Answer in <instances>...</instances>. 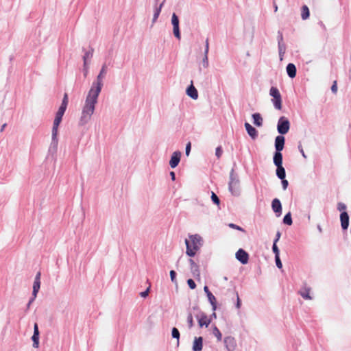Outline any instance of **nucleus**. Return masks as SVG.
<instances>
[{
	"label": "nucleus",
	"instance_id": "obj_26",
	"mask_svg": "<svg viewBox=\"0 0 351 351\" xmlns=\"http://www.w3.org/2000/svg\"><path fill=\"white\" fill-rule=\"evenodd\" d=\"M283 222L285 224L291 226L292 224V218L290 213H288L283 219Z\"/></svg>",
	"mask_w": 351,
	"mask_h": 351
},
{
	"label": "nucleus",
	"instance_id": "obj_40",
	"mask_svg": "<svg viewBox=\"0 0 351 351\" xmlns=\"http://www.w3.org/2000/svg\"><path fill=\"white\" fill-rule=\"evenodd\" d=\"M331 90L334 93H337V81H334L333 84L331 87Z\"/></svg>",
	"mask_w": 351,
	"mask_h": 351
},
{
	"label": "nucleus",
	"instance_id": "obj_48",
	"mask_svg": "<svg viewBox=\"0 0 351 351\" xmlns=\"http://www.w3.org/2000/svg\"><path fill=\"white\" fill-rule=\"evenodd\" d=\"M280 235H281L280 232H278L277 234H276V239H275L274 243H277L278 242V241L280 239Z\"/></svg>",
	"mask_w": 351,
	"mask_h": 351
},
{
	"label": "nucleus",
	"instance_id": "obj_31",
	"mask_svg": "<svg viewBox=\"0 0 351 351\" xmlns=\"http://www.w3.org/2000/svg\"><path fill=\"white\" fill-rule=\"evenodd\" d=\"M187 284L189 285V287L191 289H194L195 287H196V285L194 282L193 280L192 279H189L187 280Z\"/></svg>",
	"mask_w": 351,
	"mask_h": 351
},
{
	"label": "nucleus",
	"instance_id": "obj_50",
	"mask_svg": "<svg viewBox=\"0 0 351 351\" xmlns=\"http://www.w3.org/2000/svg\"><path fill=\"white\" fill-rule=\"evenodd\" d=\"M204 290L205 293H206V295H208V294H209V293H211V292L209 291V289H208V287H207V286H205V287H204Z\"/></svg>",
	"mask_w": 351,
	"mask_h": 351
},
{
	"label": "nucleus",
	"instance_id": "obj_32",
	"mask_svg": "<svg viewBox=\"0 0 351 351\" xmlns=\"http://www.w3.org/2000/svg\"><path fill=\"white\" fill-rule=\"evenodd\" d=\"M211 198H212V200L213 201L214 203H215L216 204H219V197L213 192L212 193Z\"/></svg>",
	"mask_w": 351,
	"mask_h": 351
},
{
	"label": "nucleus",
	"instance_id": "obj_6",
	"mask_svg": "<svg viewBox=\"0 0 351 351\" xmlns=\"http://www.w3.org/2000/svg\"><path fill=\"white\" fill-rule=\"evenodd\" d=\"M290 128L289 121L285 117H281L278 122L277 129L280 134H285L289 132Z\"/></svg>",
	"mask_w": 351,
	"mask_h": 351
},
{
	"label": "nucleus",
	"instance_id": "obj_53",
	"mask_svg": "<svg viewBox=\"0 0 351 351\" xmlns=\"http://www.w3.org/2000/svg\"><path fill=\"white\" fill-rule=\"evenodd\" d=\"M6 125H7L6 123H4V124L2 125L1 128V130H0L1 132H2L4 130L5 128L6 127Z\"/></svg>",
	"mask_w": 351,
	"mask_h": 351
},
{
	"label": "nucleus",
	"instance_id": "obj_15",
	"mask_svg": "<svg viewBox=\"0 0 351 351\" xmlns=\"http://www.w3.org/2000/svg\"><path fill=\"white\" fill-rule=\"evenodd\" d=\"M245 128L247 134L253 138L255 139L258 136L257 130L252 127L249 123H245Z\"/></svg>",
	"mask_w": 351,
	"mask_h": 351
},
{
	"label": "nucleus",
	"instance_id": "obj_4",
	"mask_svg": "<svg viewBox=\"0 0 351 351\" xmlns=\"http://www.w3.org/2000/svg\"><path fill=\"white\" fill-rule=\"evenodd\" d=\"M107 72V66L106 64H104L99 74L97 77L96 83H93L90 90H93L95 91L98 90V93H100L101 90V88L103 86L102 80L104 77L105 75Z\"/></svg>",
	"mask_w": 351,
	"mask_h": 351
},
{
	"label": "nucleus",
	"instance_id": "obj_16",
	"mask_svg": "<svg viewBox=\"0 0 351 351\" xmlns=\"http://www.w3.org/2000/svg\"><path fill=\"white\" fill-rule=\"evenodd\" d=\"M186 94L193 99H196L198 97V93L191 82V86L186 90Z\"/></svg>",
	"mask_w": 351,
	"mask_h": 351
},
{
	"label": "nucleus",
	"instance_id": "obj_29",
	"mask_svg": "<svg viewBox=\"0 0 351 351\" xmlns=\"http://www.w3.org/2000/svg\"><path fill=\"white\" fill-rule=\"evenodd\" d=\"M93 56V51H87L84 56V66H86L87 64V59L91 58Z\"/></svg>",
	"mask_w": 351,
	"mask_h": 351
},
{
	"label": "nucleus",
	"instance_id": "obj_47",
	"mask_svg": "<svg viewBox=\"0 0 351 351\" xmlns=\"http://www.w3.org/2000/svg\"><path fill=\"white\" fill-rule=\"evenodd\" d=\"M40 276H41L40 272H38L35 277L34 281L40 282Z\"/></svg>",
	"mask_w": 351,
	"mask_h": 351
},
{
	"label": "nucleus",
	"instance_id": "obj_41",
	"mask_svg": "<svg viewBox=\"0 0 351 351\" xmlns=\"http://www.w3.org/2000/svg\"><path fill=\"white\" fill-rule=\"evenodd\" d=\"M187 322L189 323V327H192L193 324H192V322H193V317L191 315V314H189L188 316H187Z\"/></svg>",
	"mask_w": 351,
	"mask_h": 351
},
{
	"label": "nucleus",
	"instance_id": "obj_28",
	"mask_svg": "<svg viewBox=\"0 0 351 351\" xmlns=\"http://www.w3.org/2000/svg\"><path fill=\"white\" fill-rule=\"evenodd\" d=\"M162 6V3H161L159 7H156V9H155V12H154V18H153V21H156V19H158L160 13V11H161V8Z\"/></svg>",
	"mask_w": 351,
	"mask_h": 351
},
{
	"label": "nucleus",
	"instance_id": "obj_8",
	"mask_svg": "<svg viewBox=\"0 0 351 351\" xmlns=\"http://www.w3.org/2000/svg\"><path fill=\"white\" fill-rule=\"evenodd\" d=\"M236 258L242 264H247L249 260V255L243 249H239L236 253Z\"/></svg>",
	"mask_w": 351,
	"mask_h": 351
},
{
	"label": "nucleus",
	"instance_id": "obj_46",
	"mask_svg": "<svg viewBox=\"0 0 351 351\" xmlns=\"http://www.w3.org/2000/svg\"><path fill=\"white\" fill-rule=\"evenodd\" d=\"M149 291V287H148V288L147 289V290H145V291L141 292V293H140V295H141V297H143V298H145V297H147V296L148 295Z\"/></svg>",
	"mask_w": 351,
	"mask_h": 351
},
{
	"label": "nucleus",
	"instance_id": "obj_14",
	"mask_svg": "<svg viewBox=\"0 0 351 351\" xmlns=\"http://www.w3.org/2000/svg\"><path fill=\"white\" fill-rule=\"evenodd\" d=\"M271 207H272L273 210L276 213H278V216H280V215L281 214V211H282V206H281V203L278 199L275 198L273 199L272 203H271Z\"/></svg>",
	"mask_w": 351,
	"mask_h": 351
},
{
	"label": "nucleus",
	"instance_id": "obj_51",
	"mask_svg": "<svg viewBox=\"0 0 351 351\" xmlns=\"http://www.w3.org/2000/svg\"><path fill=\"white\" fill-rule=\"evenodd\" d=\"M170 176L171 177V179L173 180H175V178H176V175H175V173L173 171H171L170 172Z\"/></svg>",
	"mask_w": 351,
	"mask_h": 351
},
{
	"label": "nucleus",
	"instance_id": "obj_43",
	"mask_svg": "<svg viewBox=\"0 0 351 351\" xmlns=\"http://www.w3.org/2000/svg\"><path fill=\"white\" fill-rule=\"evenodd\" d=\"M191 143H188L186 146V156H189V153H190V151H191Z\"/></svg>",
	"mask_w": 351,
	"mask_h": 351
},
{
	"label": "nucleus",
	"instance_id": "obj_2",
	"mask_svg": "<svg viewBox=\"0 0 351 351\" xmlns=\"http://www.w3.org/2000/svg\"><path fill=\"white\" fill-rule=\"evenodd\" d=\"M69 102L68 95L67 93H64V97L60 106L58 112H56L55 119L53 121V125L52 128V141L57 143L58 142V129L60 123H61L62 117L65 112V110L67 108Z\"/></svg>",
	"mask_w": 351,
	"mask_h": 351
},
{
	"label": "nucleus",
	"instance_id": "obj_11",
	"mask_svg": "<svg viewBox=\"0 0 351 351\" xmlns=\"http://www.w3.org/2000/svg\"><path fill=\"white\" fill-rule=\"evenodd\" d=\"M285 137L283 136H278L275 139V147L276 151L281 152L284 149Z\"/></svg>",
	"mask_w": 351,
	"mask_h": 351
},
{
	"label": "nucleus",
	"instance_id": "obj_34",
	"mask_svg": "<svg viewBox=\"0 0 351 351\" xmlns=\"http://www.w3.org/2000/svg\"><path fill=\"white\" fill-rule=\"evenodd\" d=\"M275 260H276V266L279 269H281L282 267V265L281 261L280 259V256H275Z\"/></svg>",
	"mask_w": 351,
	"mask_h": 351
},
{
	"label": "nucleus",
	"instance_id": "obj_17",
	"mask_svg": "<svg viewBox=\"0 0 351 351\" xmlns=\"http://www.w3.org/2000/svg\"><path fill=\"white\" fill-rule=\"evenodd\" d=\"M40 282L34 281L33 285V291L32 295L33 298L29 300V305L34 300V299L36 298L37 293L40 289Z\"/></svg>",
	"mask_w": 351,
	"mask_h": 351
},
{
	"label": "nucleus",
	"instance_id": "obj_49",
	"mask_svg": "<svg viewBox=\"0 0 351 351\" xmlns=\"http://www.w3.org/2000/svg\"><path fill=\"white\" fill-rule=\"evenodd\" d=\"M232 341H233V339H232V338H230V337H226V338H225V339H224V342H225L226 343H227L228 341H229V342H231Z\"/></svg>",
	"mask_w": 351,
	"mask_h": 351
},
{
	"label": "nucleus",
	"instance_id": "obj_52",
	"mask_svg": "<svg viewBox=\"0 0 351 351\" xmlns=\"http://www.w3.org/2000/svg\"><path fill=\"white\" fill-rule=\"evenodd\" d=\"M88 66L86 65V66H84V76L86 77L87 73H88Z\"/></svg>",
	"mask_w": 351,
	"mask_h": 351
},
{
	"label": "nucleus",
	"instance_id": "obj_10",
	"mask_svg": "<svg viewBox=\"0 0 351 351\" xmlns=\"http://www.w3.org/2000/svg\"><path fill=\"white\" fill-rule=\"evenodd\" d=\"M181 153L180 152H175L173 153L171 160L169 161V165L171 168L176 167L180 160Z\"/></svg>",
	"mask_w": 351,
	"mask_h": 351
},
{
	"label": "nucleus",
	"instance_id": "obj_7",
	"mask_svg": "<svg viewBox=\"0 0 351 351\" xmlns=\"http://www.w3.org/2000/svg\"><path fill=\"white\" fill-rule=\"evenodd\" d=\"M171 23L173 27L174 36L177 38L180 39V33L179 29V19L175 13H173L172 15Z\"/></svg>",
	"mask_w": 351,
	"mask_h": 351
},
{
	"label": "nucleus",
	"instance_id": "obj_35",
	"mask_svg": "<svg viewBox=\"0 0 351 351\" xmlns=\"http://www.w3.org/2000/svg\"><path fill=\"white\" fill-rule=\"evenodd\" d=\"M176 273L175 271L173 270H171L170 271V277H171V280L174 283H176Z\"/></svg>",
	"mask_w": 351,
	"mask_h": 351
},
{
	"label": "nucleus",
	"instance_id": "obj_5",
	"mask_svg": "<svg viewBox=\"0 0 351 351\" xmlns=\"http://www.w3.org/2000/svg\"><path fill=\"white\" fill-rule=\"evenodd\" d=\"M270 95L273 97L272 101L275 108L278 110L282 109L281 95L276 87H271L269 91Z\"/></svg>",
	"mask_w": 351,
	"mask_h": 351
},
{
	"label": "nucleus",
	"instance_id": "obj_22",
	"mask_svg": "<svg viewBox=\"0 0 351 351\" xmlns=\"http://www.w3.org/2000/svg\"><path fill=\"white\" fill-rule=\"evenodd\" d=\"M252 118L254 119V123L260 127L263 125V119L259 113H255L252 114Z\"/></svg>",
	"mask_w": 351,
	"mask_h": 351
},
{
	"label": "nucleus",
	"instance_id": "obj_45",
	"mask_svg": "<svg viewBox=\"0 0 351 351\" xmlns=\"http://www.w3.org/2000/svg\"><path fill=\"white\" fill-rule=\"evenodd\" d=\"M282 185L284 190L287 189L288 186V181L284 178L282 180Z\"/></svg>",
	"mask_w": 351,
	"mask_h": 351
},
{
	"label": "nucleus",
	"instance_id": "obj_39",
	"mask_svg": "<svg viewBox=\"0 0 351 351\" xmlns=\"http://www.w3.org/2000/svg\"><path fill=\"white\" fill-rule=\"evenodd\" d=\"M222 153H223V151H222L221 147H217L215 154L218 158L221 157Z\"/></svg>",
	"mask_w": 351,
	"mask_h": 351
},
{
	"label": "nucleus",
	"instance_id": "obj_33",
	"mask_svg": "<svg viewBox=\"0 0 351 351\" xmlns=\"http://www.w3.org/2000/svg\"><path fill=\"white\" fill-rule=\"evenodd\" d=\"M228 226L231 228L236 229L239 231L245 232V230L241 227H240L234 223H230Z\"/></svg>",
	"mask_w": 351,
	"mask_h": 351
},
{
	"label": "nucleus",
	"instance_id": "obj_27",
	"mask_svg": "<svg viewBox=\"0 0 351 351\" xmlns=\"http://www.w3.org/2000/svg\"><path fill=\"white\" fill-rule=\"evenodd\" d=\"M207 297L208 298L209 302L211 303L212 306H213V308L215 309L216 308L215 297L212 294V293H209V294L207 295Z\"/></svg>",
	"mask_w": 351,
	"mask_h": 351
},
{
	"label": "nucleus",
	"instance_id": "obj_21",
	"mask_svg": "<svg viewBox=\"0 0 351 351\" xmlns=\"http://www.w3.org/2000/svg\"><path fill=\"white\" fill-rule=\"evenodd\" d=\"M32 339L33 341V347L38 348L39 346V330H34Z\"/></svg>",
	"mask_w": 351,
	"mask_h": 351
},
{
	"label": "nucleus",
	"instance_id": "obj_25",
	"mask_svg": "<svg viewBox=\"0 0 351 351\" xmlns=\"http://www.w3.org/2000/svg\"><path fill=\"white\" fill-rule=\"evenodd\" d=\"M208 49H209V47H208V40L207 39L206 41V49H205V56H204V65L205 66H208Z\"/></svg>",
	"mask_w": 351,
	"mask_h": 351
},
{
	"label": "nucleus",
	"instance_id": "obj_19",
	"mask_svg": "<svg viewBox=\"0 0 351 351\" xmlns=\"http://www.w3.org/2000/svg\"><path fill=\"white\" fill-rule=\"evenodd\" d=\"M287 72L288 75L291 78L295 77L296 75V67L295 64L292 63L288 64V65L287 66Z\"/></svg>",
	"mask_w": 351,
	"mask_h": 351
},
{
	"label": "nucleus",
	"instance_id": "obj_9",
	"mask_svg": "<svg viewBox=\"0 0 351 351\" xmlns=\"http://www.w3.org/2000/svg\"><path fill=\"white\" fill-rule=\"evenodd\" d=\"M197 319L198 321L199 326L201 328H202V327L207 328L209 324L210 323V318L207 315H204V313H201V314L198 315L197 316Z\"/></svg>",
	"mask_w": 351,
	"mask_h": 351
},
{
	"label": "nucleus",
	"instance_id": "obj_44",
	"mask_svg": "<svg viewBox=\"0 0 351 351\" xmlns=\"http://www.w3.org/2000/svg\"><path fill=\"white\" fill-rule=\"evenodd\" d=\"M346 208V206L343 203H339L338 204V209L341 211L344 210Z\"/></svg>",
	"mask_w": 351,
	"mask_h": 351
},
{
	"label": "nucleus",
	"instance_id": "obj_23",
	"mask_svg": "<svg viewBox=\"0 0 351 351\" xmlns=\"http://www.w3.org/2000/svg\"><path fill=\"white\" fill-rule=\"evenodd\" d=\"M276 167H277V169H276L277 176L280 179L283 180L286 176L285 170L284 167H282V165L276 166Z\"/></svg>",
	"mask_w": 351,
	"mask_h": 351
},
{
	"label": "nucleus",
	"instance_id": "obj_38",
	"mask_svg": "<svg viewBox=\"0 0 351 351\" xmlns=\"http://www.w3.org/2000/svg\"><path fill=\"white\" fill-rule=\"evenodd\" d=\"M214 335L216 337L218 341L221 340L222 335L220 332V330H214Z\"/></svg>",
	"mask_w": 351,
	"mask_h": 351
},
{
	"label": "nucleus",
	"instance_id": "obj_42",
	"mask_svg": "<svg viewBox=\"0 0 351 351\" xmlns=\"http://www.w3.org/2000/svg\"><path fill=\"white\" fill-rule=\"evenodd\" d=\"M236 297H237V308H240L241 302V300H240V298H239V294L237 292L236 293Z\"/></svg>",
	"mask_w": 351,
	"mask_h": 351
},
{
	"label": "nucleus",
	"instance_id": "obj_18",
	"mask_svg": "<svg viewBox=\"0 0 351 351\" xmlns=\"http://www.w3.org/2000/svg\"><path fill=\"white\" fill-rule=\"evenodd\" d=\"M310 291H311V288L309 287H304L303 288H302L300 291V295L305 300H311L312 298L311 296L310 295Z\"/></svg>",
	"mask_w": 351,
	"mask_h": 351
},
{
	"label": "nucleus",
	"instance_id": "obj_1",
	"mask_svg": "<svg viewBox=\"0 0 351 351\" xmlns=\"http://www.w3.org/2000/svg\"><path fill=\"white\" fill-rule=\"evenodd\" d=\"M99 93L98 90H89L80 119L79 124L80 125L86 124L90 120L94 113Z\"/></svg>",
	"mask_w": 351,
	"mask_h": 351
},
{
	"label": "nucleus",
	"instance_id": "obj_13",
	"mask_svg": "<svg viewBox=\"0 0 351 351\" xmlns=\"http://www.w3.org/2000/svg\"><path fill=\"white\" fill-rule=\"evenodd\" d=\"M203 347V339L201 337H195L193 344V351H202Z\"/></svg>",
	"mask_w": 351,
	"mask_h": 351
},
{
	"label": "nucleus",
	"instance_id": "obj_55",
	"mask_svg": "<svg viewBox=\"0 0 351 351\" xmlns=\"http://www.w3.org/2000/svg\"><path fill=\"white\" fill-rule=\"evenodd\" d=\"M34 329H38V325L37 324H34Z\"/></svg>",
	"mask_w": 351,
	"mask_h": 351
},
{
	"label": "nucleus",
	"instance_id": "obj_20",
	"mask_svg": "<svg viewBox=\"0 0 351 351\" xmlns=\"http://www.w3.org/2000/svg\"><path fill=\"white\" fill-rule=\"evenodd\" d=\"M274 163L276 166H280L282 164V154L280 152L276 151L274 156Z\"/></svg>",
	"mask_w": 351,
	"mask_h": 351
},
{
	"label": "nucleus",
	"instance_id": "obj_36",
	"mask_svg": "<svg viewBox=\"0 0 351 351\" xmlns=\"http://www.w3.org/2000/svg\"><path fill=\"white\" fill-rule=\"evenodd\" d=\"M279 53H280V60H282V56L283 54L285 53V47L282 45H280L279 43Z\"/></svg>",
	"mask_w": 351,
	"mask_h": 351
},
{
	"label": "nucleus",
	"instance_id": "obj_24",
	"mask_svg": "<svg viewBox=\"0 0 351 351\" xmlns=\"http://www.w3.org/2000/svg\"><path fill=\"white\" fill-rule=\"evenodd\" d=\"M310 15L308 8L306 5H303L302 8L301 16L303 20H306Z\"/></svg>",
	"mask_w": 351,
	"mask_h": 351
},
{
	"label": "nucleus",
	"instance_id": "obj_12",
	"mask_svg": "<svg viewBox=\"0 0 351 351\" xmlns=\"http://www.w3.org/2000/svg\"><path fill=\"white\" fill-rule=\"evenodd\" d=\"M341 225L343 230H346L349 225V216L346 212H342L340 215Z\"/></svg>",
	"mask_w": 351,
	"mask_h": 351
},
{
	"label": "nucleus",
	"instance_id": "obj_56",
	"mask_svg": "<svg viewBox=\"0 0 351 351\" xmlns=\"http://www.w3.org/2000/svg\"><path fill=\"white\" fill-rule=\"evenodd\" d=\"M229 186H230V189H231V188H232V182H230V183L229 184Z\"/></svg>",
	"mask_w": 351,
	"mask_h": 351
},
{
	"label": "nucleus",
	"instance_id": "obj_54",
	"mask_svg": "<svg viewBox=\"0 0 351 351\" xmlns=\"http://www.w3.org/2000/svg\"><path fill=\"white\" fill-rule=\"evenodd\" d=\"M300 152H301V153H302V156H303L304 158H306L305 154H304V150H303V149H302V148H301V149H300Z\"/></svg>",
	"mask_w": 351,
	"mask_h": 351
},
{
	"label": "nucleus",
	"instance_id": "obj_3",
	"mask_svg": "<svg viewBox=\"0 0 351 351\" xmlns=\"http://www.w3.org/2000/svg\"><path fill=\"white\" fill-rule=\"evenodd\" d=\"M201 242L202 238L199 236L197 234L191 235L189 237V240H185V243L186 245V254L190 257L194 256L196 254V252L199 249V247L202 245Z\"/></svg>",
	"mask_w": 351,
	"mask_h": 351
},
{
	"label": "nucleus",
	"instance_id": "obj_57",
	"mask_svg": "<svg viewBox=\"0 0 351 351\" xmlns=\"http://www.w3.org/2000/svg\"><path fill=\"white\" fill-rule=\"evenodd\" d=\"M278 7L277 5L275 6V11H277Z\"/></svg>",
	"mask_w": 351,
	"mask_h": 351
},
{
	"label": "nucleus",
	"instance_id": "obj_30",
	"mask_svg": "<svg viewBox=\"0 0 351 351\" xmlns=\"http://www.w3.org/2000/svg\"><path fill=\"white\" fill-rule=\"evenodd\" d=\"M172 337L173 338H176L177 340V345H179V337H180V332L179 330H172Z\"/></svg>",
	"mask_w": 351,
	"mask_h": 351
},
{
	"label": "nucleus",
	"instance_id": "obj_37",
	"mask_svg": "<svg viewBox=\"0 0 351 351\" xmlns=\"http://www.w3.org/2000/svg\"><path fill=\"white\" fill-rule=\"evenodd\" d=\"M272 250L274 253L275 254V256H279V250L276 245V243H274L272 246Z\"/></svg>",
	"mask_w": 351,
	"mask_h": 351
}]
</instances>
